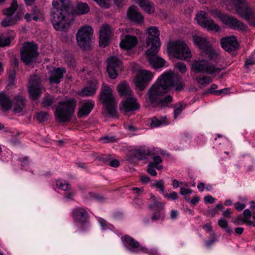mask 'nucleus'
I'll use <instances>...</instances> for the list:
<instances>
[{
	"instance_id": "f257e3e1",
	"label": "nucleus",
	"mask_w": 255,
	"mask_h": 255,
	"mask_svg": "<svg viewBox=\"0 0 255 255\" xmlns=\"http://www.w3.org/2000/svg\"><path fill=\"white\" fill-rule=\"evenodd\" d=\"M172 75L167 73H163L156 82L148 89L146 94V101L154 107L164 108L173 101L172 97L164 95L169 91L172 85Z\"/></svg>"
},
{
	"instance_id": "f03ea898",
	"label": "nucleus",
	"mask_w": 255,
	"mask_h": 255,
	"mask_svg": "<svg viewBox=\"0 0 255 255\" xmlns=\"http://www.w3.org/2000/svg\"><path fill=\"white\" fill-rule=\"evenodd\" d=\"M52 5L51 15L54 28L59 31L67 29L73 20L70 0H53Z\"/></svg>"
},
{
	"instance_id": "7ed1b4c3",
	"label": "nucleus",
	"mask_w": 255,
	"mask_h": 255,
	"mask_svg": "<svg viewBox=\"0 0 255 255\" xmlns=\"http://www.w3.org/2000/svg\"><path fill=\"white\" fill-rule=\"evenodd\" d=\"M76 106L74 99L59 102L54 112L56 119L61 123L69 121L74 115Z\"/></svg>"
},
{
	"instance_id": "20e7f679",
	"label": "nucleus",
	"mask_w": 255,
	"mask_h": 255,
	"mask_svg": "<svg viewBox=\"0 0 255 255\" xmlns=\"http://www.w3.org/2000/svg\"><path fill=\"white\" fill-rule=\"evenodd\" d=\"M211 13L214 16L218 17L223 24L231 29L244 32L248 30L247 25L245 24L241 20L233 15L222 13L219 11L215 9L212 10Z\"/></svg>"
},
{
	"instance_id": "39448f33",
	"label": "nucleus",
	"mask_w": 255,
	"mask_h": 255,
	"mask_svg": "<svg viewBox=\"0 0 255 255\" xmlns=\"http://www.w3.org/2000/svg\"><path fill=\"white\" fill-rule=\"evenodd\" d=\"M100 99L104 104L108 113L113 117H116L117 103L113 94L112 89L107 85L103 84L101 89Z\"/></svg>"
},
{
	"instance_id": "423d86ee",
	"label": "nucleus",
	"mask_w": 255,
	"mask_h": 255,
	"mask_svg": "<svg viewBox=\"0 0 255 255\" xmlns=\"http://www.w3.org/2000/svg\"><path fill=\"white\" fill-rule=\"evenodd\" d=\"M37 46L32 42L24 43L20 48V59L25 65H31L38 55Z\"/></svg>"
},
{
	"instance_id": "0eeeda50",
	"label": "nucleus",
	"mask_w": 255,
	"mask_h": 255,
	"mask_svg": "<svg viewBox=\"0 0 255 255\" xmlns=\"http://www.w3.org/2000/svg\"><path fill=\"white\" fill-rule=\"evenodd\" d=\"M93 33L91 26L85 25L80 27L76 35L78 45L84 50L89 49Z\"/></svg>"
},
{
	"instance_id": "6e6552de",
	"label": "nucleus",
	"mask_w": 255,
	"mask_h": 255,
	"mask_svg": "<svg viewBox=\"0 0 255 255\" xmlns=\"http://www.w3.org/2000/svg\"><path fill=\"white\" fill-rule=\"evenodd\" d=\"M192 69L197 73L209 75L219 73L221 69L207 60H195L192 64Z\"/></svg>"
},
{
	"instance_id": "1a4fd4ad",
	"label": "nucleus",
	"mask_w": 255,
	"mask_h": 255,
	"mask_svg": "<svg viewBox=\"0 0 255 255\" xmlns=\"http://www.w3.org/2000/svg\"><path fill=\"white\" fill-rule=\"evenodd\" d=\"M17 2L16 0H12L10 6L3 10V13L6 17L2 21V25L4 26L12 25L16 23L20 17L16 15L13 16L14 12L17 8Z\"/></svg>"
},
{
	"instance_id": "9d476101",
	"label": "nucleus",
	"mask_w": 255,
	"mask_h": 255,
	"mask_svg": "<svg viewBox=\"0 0 255 255\" xmlns=\"http://www.w3.org/2000/svg\"><path fill=\"white\" fill-rule=\"evenodd\" d=\"M173 53L178 59L187 60L192 57L190 50L187 45L183 41H177L173 44Z\"/></svg>"
},
{
	"instance_id": "9b49d317",
	"label": "nucleus",
	"mask_w": 255,
	"mask_h": 255,
	"mask_svg": "<svg viewBox=\"0 0 255 255\" xmlns=\"http://www.w3.org/2000/svg\"><path fill=\"white\" fill-rule=\"evenodd\" d=\"M160 47L155 49V47L147 48L145 52L146 59L150 65L154 68H159L164 66L165 61L157 55Z\"/></svg>"
},
{
	"instance_id": "f8f14e48",
	"label": "nucleus",
	"mask_w": 255,
	"mask_h": 255,
	"mask_svg": "<svg viewBox=\"0 0 255 255\" xmlns=\"http://www.w3.org/2000/svg\"><path fill=\"white\" fill-rule=\"evenodd\" d=\"M147 36L146 38V45L147 48L160 47L159 31L156 26H151L146 29Z\"/></svg>"
},
{
	"instance_id": "ddd939ff",
	"label": "nucleus",
	"mask_w": 255,
	"mask_h": 255,
	"mask_svg": "<svg viewBox=\"0 0 255 255\" xmlns=\"http://www.w3.org/2000/svg\"><path fill=\"white\" fill-rule=\"evenodd\" d=\"M153 76L152 73L149 71L145 70L138 71L134 80V83L137 88L140 90H143L148 82L151 80Z\"/></svg>"
},
{
	"instance_id": "4468645a",
	"label": "nucleus",
	"mask_w": 255,
	"mask_h": 255,
	"mask_svg": "<svg viewBox=\"0 0 255 255\" xmlns=\"http://www.w3.org/2000/svg\"><path fill=\"white\" fill-rule=\"evenodd\" d=\"M40 82V79L37 75H34L29 79L28 92L30 97L33 100L38 99L42 93Z\"/></svg>"
},
{
	"instance_id": "2eb2a0df",
	"label": "nucleus",
	"mask_w": 255,
	"mask_h": 255,
	"mask_svg": "<svg viewBox=\"0 0 255 255\" xmlns=\"http://www.w3.org/2000/svg\"><path fill=\"white\" fill-rule=\"evenodd\" d=\"M196 19L197 22L202 26L206 27L208 30H214L216 32L220 30V26L211 19H208L205 12L201 11L197 14Z\"/></svg>"
},
{
	"instance_id": "dca6fc26",
	"label": "nucleus",
	"mask_w": 255,
	"mask_h": 255,
	"mask_svg": "<svg viewBox=\"0 0 255 255\" xmlns=\"http://www.w3.org/2000/svg\"><path fill=\"white\" fill-rule=\"evenodd\" d=\"M236 13L246 20L255 18V13L246 0L235 8Z\"/></svg>"
},
{
	"instance_id": "f3484780",
	"label": "nucleus",
	"mask_w": 255,
	"mask_h": 255,
	"mask_svg": "<svg viewBox=\"0 0 255 255\" xmlns=\"http://www.w3.org/2000/svg\"><path fill=\"white\" fill-rule=\"evenodd\" d=\"M220 43L222 47L229 52H234L239 49V44L235 36L222 38Z\"/></svg>"
},
{
	"instance_id": "a211bd4d",
	"label": "nucleus",
	"mask_w": 255,
	"mask_h": 255,
	"mask_svg": "<svg viewBox=\"0 0 255 255\" xmlns=\"http://www.w3.org/2000/svg\"><path fill=\"white\" fill-rule=\"evenodd\" d=\"M71 215L74 221L84 225L88 222L89 220V214L87 211L82 207H77L73 209Z\"/></svg>"
},
{
	"instance_id": "6ab92c4d",
	"label": "nucleus",
	"mask_w": 255,
	"mask_h": 255,
	"mask_svg": "<svg viewBox=\"0 0 255 255\" xmlns=\"http://www.w3.org/2000/svg\"><path fill=\"white\" fill-rule=\"evenodd\" d=\"M112 32L110 26L104 24L101 27L99 31V45L101 47H105L109 43L112 36Z\"/></svg>"
},
{
	"instance_id": "aec40b11",
	"label": "nucleus",
	"mask_w": 255,
	"mask_h": 255,
	"mask_svg": "<svg viewBox=\"0 0 255 255\" xmlns=\"http://www.w3.org/2000/svg\"><path fill=\"white\" fill-rule=\"evenodd\" d=\"M120 39V47L126 50H129L133 48L138 43L137 38L135 36L129 34L122 35L121 36Z\"/></svg>"
},
{
	"instance_id": "412c9836",
	"label": "nucleus",
	"mask_w": 255,
	"mask_h": 255,
	"mask_svg": "<svg viewBox=\"0 0 255 255\" xmlns=\"http://www.w3.org/2000/svg\"><path fill=\"white\" fill-rule=\"evenodd\" d=\"M107 72L112 79H115L118 76V68H120L121 61L116 57L112 56L107 59Z\"/></svg>"
},
{
	"instance_id": "4be33fe9",
	"label": "nucleus",
	"mask_w": 255,
	"mask_h": 255,
	"mask_svg": "<svg viewBox=\"0 0 255 255\" xmlns=\"http://www.w3.org/2000/svg\"><path fill=\"white\" fill-rule=\"evenodd\" d=\"M140 106L137 102L136 99L133 96L127 97L126 99L122 102V107L120 108L121 111L124 113H128L137 110Z\"/></svg>"
},
{
	"instance_id": "5701e85b",
	"label": "nucleus",
	"mask_w": 255,
	"mask_h": 255,
	"mask_svg": "<svg viewBox=\"0 0 255 255\" xmlns=\"http://www.w3.org/2000/svg\"><path fill=\"white\" fill-rule=\"evenodd\" d=\"M123 239L129 247V250L131 252H137L139 251H144L146 248L140 246L139 243L135 240L133 238L128 235H125Z\"/></svg>"
},
{
	"instance_id": "b1692460",
	"label": "nucleus",
	"mask_w": 255,
	"mask_h": 255,
	"mask_svg": "<svg viewBox=\"0 0 255 255\" xmlns=\"http://www.w3.org/2000/svg\"><path fill=\"white\" fill-rule=\"evenodd\" d=\"M127 17L130 20L140 23L143 21V17L141 13L138 11L137 7L130 6L127 12Z\"/></svg>"
},
{
	"instance_id": "393cba45",
	"label": "nucleus",
	"mask_w": 255,
	"mask_h": 255,
	"mask_svg": "<svg viewBox=\"0 0 255 255\" xmlns=\"http://www.w3.org/2000/svg\"><path fill=\"white\" fill-rule=\"evenodd\" d=\"M25 105V100L22 95H17L14 97L12 102L13 106V111L15 113L21 112Z\"/></svg>"
},
{
	"instance_id": "a878e982",
	"label": "nucleus",
	"mask_w": 255,
	"mask_h": 255,
	"mask_svg": "<svg viewBox=\"0 0 255 255\" xmlns=\"http://www.w3.org/2000/svg\"><path fill=\"white\" fill-rule=\"evenodd\" d=\"M117 91L120 96L124 97H128L133 96L129 85L125 81L120 83L117 86Z\"/></svg>"
},
{
	"instance_id": "bb28decb",
	"label": "nucleus",
	"mask_w": 255,
	"mask_h": 255,
	"mask_svg": "<svg viewBox=\"0 0 255 255\" xmlns=\"http://www.w3.org/2000/svg\"><path fill=\"white\" fill-rule=\"evenodd\" d=\"M66 72L64 69L57 68L51 71L49 80L50 83L58 84L63 77V74Z\"/></svg>"
},
{
	"instance_id": "cd10ccee",
	"label": "nucleus",
	"mask_w": 255,
	"mask_h": 255,
	"mask_svg": "<svg viewBox=\"0 0 255 255\" xmlns=\"http://www.w3.org/2000/svg\"><path fill=\"white\" fill-rule=\"evenodd\" d=\"M94 106V103L89 101L84 103L80 108L77 116L79 118L87 117L91 112Z\"/></svg>"
},
{
	"instance_id": "c85d7f7f",
	"label": "nucleus",
	"mask_w": 255,
	"mask_h": 255,
	"mask_svg": "<svg viewBox=\"0 0 255 255\" xmlns=\"http://www.w3.org/2000/svg\"><path fill=\"white\" fill-rule=\"evenodd\" d=\"M193 40L195 45H196L203 51H204L211 46L210 42L205 37L194 35L193 36Z\"/></svg>"
},
{
	"instance_id": "c756f323",
	"label": "nucleus",
	"mask_w": 255,
	"mask_h": 255,
	"mask_svg": "<svg viewBox=\"0 0 255 255\" xmlns=\"http://www.w3.org/2000/svg\"><path fill=\"white\" fill-rule=\"evenodd\" d=\"M130 154L138 160L143 159L145 156L149 155L150 151L145 147H140L138 148L132 150Z\"/></svg>"
},
{
	"instance_id": "7c9ffc66",
	"label": "nucleus",
	"mask_w": 255,
	"mask_h": 255,
	"mask_svg": "<svg viewBox=\"0 0 255 255\" xmlns=\"http://www.w3.org/2000/svg\"><path fill=\"white\" fill-rule=\"evenodd\" d=\"M136 2L139 4L145 12L148 14L152 13L154 12L155 7L153 3L148 0H136Z\"/></svg>"
},
{
	"instance_id": "2f4dec72",
	"label": "nucleus",
	"mask_w": 255,
	"mask_h": 255,
	"mask_svg": "<svg viewBox=\"0 0 255 255\" xmlns=\"http://www.w3.org/2000/svg\"><path fill=\"white\" fill-rule=\"evenodd\" d=\"M0 105L5 111L10 110L12 107L11 100L2 92L0 93Z\"/></svg>"
},
{
	"instance_id": "473e14b6",
	"label": "nucleus",
	"mask_w": 255,
	"mask_h": 255,
	"mask_svg": "<svg viewBox=\"0 0 255 255\" xmlns=\"http://www.w3.org/2000/svg\"><path fill=\"white\" fill-rule=\"evenodd\" d=\"M169 124L166 116L160 117L159 118L154 117L152 118L150 126L151 128H155L160 126H166Z\"/></svg>"
},
{
	"instance_id": "72a5a7b5",
	"label": "nucleus",
	"mask_w": 255,
	"mask_h": 255,
	"mask_svg": "<svg viewBox=\"0 0 255 255\" xmlns=\"http://www.w3.org/2000/svg\"><path fill=\"white\" fill-rule=\"evenodd\" d=\"M90 10L88 5L85 2H78L73 9V12L78 15L87 13Z\"/></svg>"
},
{
	"instance_id": "f704fd0d",
	"label": "nucleus",
	"mask_w": 255,
	"mask_h": 255,
	"mask_svg": "<svg viewBox=\"0 0 255 255\" xmlns=\"http://www.w3.org/2000/svg\"><path fill=\"white\" fill-rule=\"evenodd\" d=\"M204 52L207 55L208 57L210 60L215 62L216 63L218 62V59L219 58V54L211 46H209L206 49Z\"/></svg>"
},
{
	"instance_id": "c9c22d12",
	"label": "nucleus",
	"mask_w": 255,
	"mask_h": 255,
	"mask_svg": "<svg viewBox=\"0 0 255 255\" xmlns=\"http://www.w3.org/2000/svg\"><path fill=\"white\" fill-rule=\"evenodd\" d=\"M166 73L170 74L172 75V85L170 86L169 88V90L172 88L174 87L175 91H180L182 90L184 87V84L180 80H177V81H175L174 80V74L171 71H168Z\"/></svg>"
},
{
	"instance_id": "e433bc0d",
	"label": "nucleus",
	"mask_w": 255,
	"mask_h": 255,
	"mask_svg": "<svg viewBox=\"0 0 255 255\" xmlns=\"http://www.w3.org/2000/svg\"><path fill=\"white\" fill-rule=\"evenodd\" d=\"M97 88L95 84H92L90 86H87L83 88L80 92L81 96H91L94 95L96 91Z\"/></svg>"
},
{
	"instance_id": "4c0bfd02",
	"label": "nucleus",
	"mask_w": 255,
	"mask_h": 255,
	"mask_svg": "<svg viewBox=\"0 0 255 255\" xmlns=\"http://www.w3.org/2000/svg\"><path fill=\"white\" fill-rule=\"evenodd\" d=\"M55 102V98L49 94L45 95L41 101V105L43 107L46 108L51 106Z\"/></svg>"
},
{
	"instance_id": "58836bf2",
	"label": "nucleus",
	"mask_w": 255,
	"mask_h": 255,
	"mask_svg": "<svg viewBox=\"0 0 255 255\" xmlns=\"http://www.w3.org/2000/svg\"><path fill=\"white\" fill-rule=\"evenodd\" d=\"M218 225L224 230L228 235H231L232 234L233 230L228 226V222L226 219L224 218L220 219L218 220Z\"/></svg>"
},
{
	"instance_id": "ea45409f",
	"label": "nucleus",
	"mask_w": 255,
	"mask_h": 255,
	"mask_svg": "<svg viewBox=\"0 0 255 255\" xmlns=\"http://www.w3.org/2000/svg\"><path fill=\"white\" fill-rule=\"evenodd\" d=\"M56 185L59 188L64 191H67L71 189L69 183L65 180H58L56 181Z\"/></svg>"
},
{
	"instance_id": "a19ab883",
	"label": "nucleus",
	"mask_w": 255,
	"mask_h": 255,
	"mask_svg": "<svg viewBox=\"0 0 255 255\" xmlns=\"http://www.w3.org/2000/svg\"><path fill=\"white\" fill-rule=\"evenodd\" d=\"M49 118V115L47 112H40L37 113L36 115V120L38 123H42L46 121Z\"/></svg>"
},
{
	"instance_id": "79ce46f5",
	"label": "nucleus",
	"mask_w": 255,
	"mask_h": 255,
	"mask_svg": "<svg viewBox=\"0 0 255 255\" xmlns=\"http://www.w3.org/2000/svg\"><path fill=\"white\" fill-rule=\"evenodd\" d=\"M198 84L204 85L206 84H209L212 82V79L209 76H203L202 77H197L196 78Z\"/></svg>"
},
{
	"instance_id": "37998d69",
	"label": "nucleus",
	"mask_w": 255,
	"mask_h": 255,
	"mask_svg": "<svg viewBox=\"0 0 255 255\" xmlns=\"http://www.w3.org/2000/svg\"><path fill=\"white\" fill-rule=\"evenodd\" d=\"M11 41V39L10 37L0 35V47H4L9 45Z\"/></svg>"
},
{
	"instance_id": "c03bdc74",
	"label": "nucleus",
	"mask_w": 255,
	"mask_h": 255,
	"mask_svg": "<svg viewBox=\"0 0 255 255\" xmlns=\"http://www.w3.org/2000/svg\"><path fill=\"white\" fill-rule=\"evenodd\" d=\"M152 186L155 187L156 188L160 190L163 195L165 193L164 190V183L162 179L156 180L154 183L152 184Z\"/></svg>"
},
{
	"instance_id": "a18cd8bd",
	"label": "nucleus",
	"mask_w": 255,
	"mask_h": 255,
	"mask_svg": "<svg viewBox=\"0 0 255 255\" xmlns=\"http://www.w3.org/2000/svg\"><path fill=\"white\" fill-rule=\"evenodd\" d=\"M175 67L182 74L185 73L187 70L186 65L182 62H177L175 65Z\"/></svg>"
},
{
	"instance_id": "49530a36",
	"label": "nucleus",
	"mask_w": 255,
	"mask_h": 255,
	"mask_svg": "<svg viewBox=\"0 0 255 255\" xmlns=\"http://www.w3.org/2000/svg\"><path fill=\"white\" fill-rule=\"evenodd\" d=\"M85 198L87 199H95L99 201H101L103 199L102 197L99 196L94 193L89 192L85 196Z\"/></svg>"
},
{
	"instance_id": "de8ad7c7",
	"label": "nucleus",
	"mask_w": 255,
	"mask_h": 255,
	"mask_svg": "<svg viewBox=\"0 0 255 255\" xmlns=\"http://www.w3.org/2000/svg\"><path fill=\"white\" fill-rule=\"evenodd\" d=\"M164 197L168 200H175L178 199V196L176 192H172L170 194H168L167 192H165L163 194Z\"/></svg>"
},
{
	"instance_id": "09e8293b",
	"label": "nucleus",
	"mask_w": 255,
	"mask_h": 255,
	"mask_svg": "<svg viewBox=\"0 0 255 255\" xmlns=\"http://www.w3.org/2000/svg\"><path fill=\"white\" fill-rule=\"evenodd\" d=\"M246 0H230L229 4L234 8H236V6L240 5Z\"/></svg>"
},
{
	"instance_id": "8fccbe9b",
	"label": "nucleus",
	"mask_w": 255,
	"mask_h": 255,
	"mask_svg": "<svg viewBox=\"0 0 255 255\" xmlns=\"http://www.w3.org/2000/svg\"><path fill=\"white\" fill-rule=\"evenodd\" d=\"M255 57H250L246 60V61L245 62V67L246 68H249L250 66L255 65Z\"/></svg>"
},
{
	"instance_id": "3c124183",
	"label": "nucleus",
	"mask_w": 255,
	"mask_h": 255,
	"mask_svg": "<svg viewBox=\"0 0 255 255\" xmlns=\"http://www.w3.org/2000/svg\"><path fill=\"white\" fill-rule=\"evenodd\" d=\"M213 237L211 239L207 241L205 243V245L207 247H210L215 242L217 241V238L216 237V235L215 232H213L212 234Z\"/></svg>"
},
{
	"instance_id": "603ef678",
	"label": "nucleus",
	"mask_w": 255,
	"mask_h": 255,
	"mask_svg": "<svg viewBox=\"0 0 255 255\" xmlns=\"http://www.w3.org/2000/svg\"><path fill=\"white\" fill-rule=\"evenodd\" d=\"M244 218L242 220L244 222H247L252 216V212L249 209H246L243 212Z\"/></svg>"
},
{
	"instance_id": "864d4df0",
	"label": "nucleus",
	"mask_w": 255,
	"mask_h": 255,
	"mask_svg": "<svg viewBox=\"0 0 255 255\" xmlns=\"http://www.w3.org/2000/svg\"><path fill=\"white\" fill-rule=\"evenodd\" d=\"M185 106L181 105L179 107L175 108L174 110V118L176 119L177 117L180 115V114L182 113L183 109L184 108Z\"/></svg>"
},
{
	"instance_id": "5fc2aeb1",
	"label": "nucleus",
	"mask_w": 255,
	"mask_h": 255,
	"mask_svg": "<svg viewBox=\"0 0 255 255\" xmlns=\"http://www.w3.org/2000/svg\"><path fill=\"white\" fill-rule=\"evenodd\" d=\"M100 140L104 143H109L114 141L116 139L115 136H105L100 138Z\"/></svg>"
},
{
	"instance_id": "6e6d98bb",
	"label": "nucleus",
	"mask_w": 255,
	"mask_h": 255,
	"mask_svg": "<svg viewBox=\"0 0 255 255\" xmlns=\"http://www.w3.org/2000/svg\"><path fill=\"white\" fill-rule=\"evenodd\" d=\"M214 94L220 95L221 94H227L230 93V89L229 88H225L223 89L216 90V91H214L213 92Z\"/></svg>"
},
{
	"instance_id": "4d7b16f0",
	"label": "nucleus",
	"mask_w": 255,
	"mask_h": 255,
	"mask_svg": "<svg viewBox=\"0 0 255 255\" xmlns=\"http://www.w3.org/2000/svg\"><path fill=\"white\" fill-rule=\"evenodd\" d=\"M192 190L190 188L181 187L180 189V193L182 195H186L187 194H192Z\"/></svg>"
},
{
	"instance_id": "13d9d810",
	"label": "nucleus",
	"mask_w": 255,
	"mask_h": 255,
	"mask_svg": "<svg viewBox=\"0 0 255 255\" xmlns=\"http://www.w3.org/2000/svg\"><path fill=\"white\" fill-rule=\"evenodd\" d=\"M235 208L238 211L243 210L246 207V204L239 202H236L235 204Z\"/></svg>"
},
{
	"instance_id": "bf43d9fd",
	"label": "nucleus",
	"mask_w": 255,
	"mask_h": 255,
	"mask_svg": "<svg viewBox=\"0 0 255 255\" xmlns=\"http://www.w3.org/2000/svg\"><path fill=\"white\" fill-rule=\"evenodd\" d=\"M203 228L208 233H211L212 235L213 234V232H214L213 231V228L211 225V223H207L203 226Z\"/></svg>"
},
{
	"instance_id": "052dcab7",
	"label": "nucleus",
	"mask_w": 255,
	"mask_h": 255,
	"mask_svg": "<svg viewBox=\"0 0 255 255\" xmlns=\"http://www.w3.org/2000/svg\"><path fill=\"white\" fill-rule=\"evenodd\" d=\"M110 159V155H104L99 158V160L103 161L105 164H108Z\"/></svg>"
},
{
	"instance_id": "680f3d73",
	"label": "nucleus",
	"mask_w": 255,
	"mask_h": 255,
	"mask_svg": "<svg viewBox=\"0 0 255 255\" xmlns=\"http://www.w3.org/2000/svg\"><path fill=\"white\" fill-rule=\"evenodd\" d=\"M96 1L101 7L108 8L109 4L105 1V0H94Z\"/></svg>"
},
{
	"instance_id": "e2e57ef3",
	"label": "nucleus",
	"mask_w": 255,
	"mask_h": 255,
	"mask_svg": "<svg viewBox=\"0 0 255 255\" xmlns=\"http://www.w3.org/2000/svg\"><path fill=\"white\" fill-rule=\"evenodd\" d=\"M215 201V198L211 196V195H207L204 197V201L206 203L212 204L214 203Z\"/></svg>"
},
{
	"instance_id": "0e129e2a",
	"label": "nucleus",
	"mask_w": 255,
	"mask_h": 255,
	"mask_svg": "<svg viewBox=\"0 0 255 255\" xmlns=\"http://www.w3.org/2000/svg\"><path fill=\"white\" fill-rule=\"evenodd\" d=\"M98 221L103 229L105 230L107 228V223L104 219L100 218L98 219Z\"/></svg>"
},
{
	"instance_id": "69168bd1",
	"label": "nucleus",
	"mask_w": 255,
	"mask_h": 255,
	"mask_svg": "<svg viewBox=\"0 0 255 255\" xmlns=\"http://www.w3.org/2000/svg\"><path fill=\"white\" fill-rule=\"evenodd\" d=\"M146 171L148 173H149L152 176H155L157 175V172L155 171V169H154L153 168L147 167Z\"/></svg>"
},
{
	"instance_id": "338daca9",
	"label": "nucleus",
	"mask_w": 255,
	"mask_h": 255,
	"mask_svg": "<svg viewBox=\"0 0 255 255\" xmlns=\"http://www.w3.org/2000/svg\"><path fill=\"white\" fill-rule=\"evenodd\" d=\"M109 164L114 167H117L119 166V161L117 159H113L109 161Z\"/></svg>"
},
{
	"instance_id": "774afa93",
	"label": "nucleus",
	"mask_w": 255,
	"mask_h": 255,
	"mask_svg": "<svg viewBox=\"0 0 255 255\" xmlns=\"http://www.w3.org/2000/svg\"><path fill=\"white\" fill-rule=\"evenodd\" d=\"M11 63L14 67H17L18 66V59L15 56L11 58Z\"/></svg>"
}]
</instances>
